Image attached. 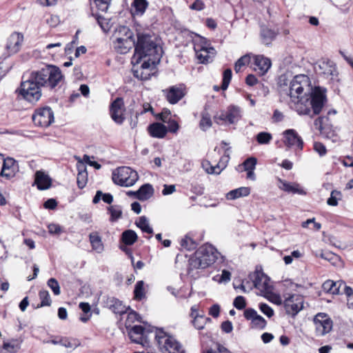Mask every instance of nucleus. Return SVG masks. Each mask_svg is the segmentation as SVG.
I'll use <instances>...</instances> for the list:
<instances>
[{"instance_id": "f257e3e1", "label": "nucleus", "mask_w": 353, "mask_h": 353, "mask_svg": "<svg viewBox=\"0 0 353 353\" xmlns=\"http://www.w3.org/2000/svg\"><path fill=\"white\" fill-rule=\"evenodd\" d=\"M289 95L300 115L313 117L319 114L326 103V90L321 87L312 88L310 78L305 74L295 76L290 81Z\"/></svg>"}, {"instance_id": "f03ea898", "label": "nucleus", "mask_w": 353, "mask_h": 353, "mask_svg": "<svg viewBox=\"0 0 353 353\" xmlns=\"http://www.w3.org/2000/svg\"><path fill=\"white\" fill-rule=\"evenodd\" d=\"M63 79L61 70L52 65H45L37 70L23 74L19 94L27 101L34 103L42 96L41 88H54Z\"/></svg>"}, {"instance_id": "7ed1b4c3", "label": "nucleus", "mask_w": 353, "mask_h": 353, "mask_svg": "<svg viewBox=\"0 0 353 353\" xmlns=\"http://www.w3.org/2000/svg\"><path fill=\"white\" fill-rule=\"evenodd\" d=\"M137 41H135L134 54L132 63H139L143 59H152L159 62L162 55V48L157 43V37L148 30L137 29Z\"/></svg>"}, {"instance_id": "20e7f679", "label": "nucleus", "mask_w": 353, "mask_h": 353, "mask_svg": "<svg viewBox=\"0 0 353 353\" xmlns=\"http://www.w3.org/2000/svg\"><path fill=\"white\" fill-rule=\"evenodd\" d=\"M219 255L220 253L212 245H203L189 259L188 274L196 279L199 276L198 270L210 267L218 259Z\"/></svg>"}, {"instance_id": "39448f33", "label": "nucleus", "mask_w": 353, "mask_h": 353, "mask_svg": "<svg viewBox=\"0 0 353 353\" xmlns=\"http://www.w3.org/2000/svg\"><path fill=\"white\" fill-rule=\"evenodd\" d=\"M154 339L161 353H185L182 343L163 328L154 329Z\"/></svg>"}, {"instance_id": "423d86ee", "label": "nucleus", "mask_w": 353, "mask_h": 353, "mask_svg": "<svg viewBox=\"0 0 353 353\" xmlns=\"http://www.w3.org/2000/svg\"><path fill=\"white\" fill-rule=\"evenodd\" d=\"M114 48L120 54L127 53L135 45L133 32L125 26H119L114 31Z\"/></svg>"}, {"instance_id": "0eeeda50", "label": "nucleus", "mask_w": 353, "mask_h": 353, "mask_svg": "<svg viewBox=\"0 0 353 353\" xmlns=\"http://www.w3.org/2000/svg\"><path fill=\"white\" fill-rule=\"evenodd\" d=\"M138 179V173L130 167H120L112 173L114 183L121 186H132L137 181Z\"/></svg>"}, {"instance_id": "6e6552de", "label": "nucleus", "mask_w": 353, "mask_h": 353, "mask_svg": "<svg viewBox=\"0 0 353 353\" xmlns=\"http://www.w3.org/2000/svg\"><path fill=\"white\" fill-rule=\"evenodd\" d=\"M200 42H194V49L196 58L201 63H208L211 62L214 57L216 50L214 48L210 47L208 41L203 37H200Z\"/></svg>"}, {"instance_id": "1a4fd4ad", "label": "nucleus", "mask_w": 353, "mask_h": 353, "mask_svg": "<svg viewBox=\"0 0 353 353\" xmlns=\"http://www.w3.org/2000/svg\"><path fill=\"white\" fill-rule=\"evenodd\" d=\"M142 61L139 63H132V72L135 77L145 81L150 79L152 71L158 62H153L152 59H143Z\"/></svg>"}, {"instance_id": "9d476101", "label": "nucleus", "mask_w": 353, "mask_h": 353, "mask_svg": "<svg viewBox=\"0 0 353 353\" xmlns=\"http://www.w3.org/2000/svg\"><path fill=\"white\" fill-rule=\"evenodd\" d=\"M254 286L258 289L264 296L272 295L273 286L270 279L262 272L256 271L252 276Z\"/></svg>"}, {"instance_id": "9b49d317", "label": "nucleus", "mask_w": 353, "mask_h": 353, "mask_svg": "<svg viewBox=\"0 0 353 353\" xmlns=\"http://www.w3.org/2000/svg\"><path fill=\"white\" fill-rule=\"evenodd\" d=\"M32 121L36 125L46 128L54 122V113L49 107L40 108L35 110Z\"/></svg>"}, {"instance_id": "f8f14e48", "label": "nucleus", "mask_w": 353, "mask_h": 353, "mask_svg": "<svg viewBox=\"0 0 353 353\" xmlns=\"http://www.w3.org/2000/svg\"><path fill=\"white\" fill-rule=\"evenodd\" d=\"M303 297L299 294L289 295L283 303L286 313L295 316L303 308Z\"/></svg>"}, {"instance_id": "ddd939ff", "label": "nucleus", "mask_w": 353, "mask_h": 353, "mask_svg": "<svg viewBox=\"0 0 353 353\" xmlns=\"http://www.w3.org/2000/svg\"><path fill=\"white\" fill-rule=\"evenodd\" d=\"M242 117V111L240 107L234 105H230L225 112H222L219 116L215 117L216 123L219 121H227L230 124L237 123Z\"/></svg>"}, {"instance_id": "4468645a", "label": "nucleus", "mask_w": 353, "mask_h": 353, "mask_svg": "<svg viewBox=\"0 0 353 353\" xmlns=\"http://www.w3.org/2000/svg\"><path fill=\"white\" fill-rule=\"evenodd\" d=\"M316 334L317 336H324L329 333L332 328V321L325 313H319L314 318Z\"/></svg>"}, {"instance_id": "2eb2a0df", "label": "nucleus", "mask_w": 353, "mask_h": 353, "mask_svg": "<svg viewBox=\"0 0 353 353\" xmlns=\"http://www.w3.org/2000/svg\"><path fill=\"white\" fill-rule=\"evenodd\" d=\"M125 106L122 98H117L110 105V114L112 119L117 124L121 125L125 121Z\"/></svg>"}, {"instance_id": "dca6fc26", "label": "nucleus", "mask_w": 353, "mask_h": 353, "mask_svg": "<svg viewBox=\"0 0 353 353\" xmlns=\"http://www.w3.org/2000/svg\"><path fill=\"white\" fill-rule=\"evenodd\" d=\"M167 101L171 104L177 103L185 95L183 85H176L163 90Z\"/></svg>"}, {"instance_id": "f3484780", "label": "nucleus", "mask_w": 353, "mask_h": 353, "mask_svg": "<svg viewBox=\"0 0 353 353\" xmlns=\"http://www.w3.org/2000/svg\"><path fill=\"white\" fill-rule=\"evenodd\" d=\"M23 41V36L19 32H14L8 39L6 50L7 54L6 57L15 54L19 51Z\"/></svg>"}, {"instance_id": "a211bd4d", "label": "nucleus", "mask_w": 353, "mask_h": 353, "mask_svg": "<svg viewBox=\"0 0 353 353\" xmlns=\"http://www.w3.org/2000/svg\"><path fill=\"white\" fill-rule=\"evenodd\" d=\"M19 170L17 161L11 157H7L3 159L1 166V177L9 180L13 178Z\"/></svg>"}, {"instance_id": "6ab92c4d", "label": "nucleus", "mask_w": 353, "mask_h": 353, "mask_svg": "<svg viewBox=\"0 0 353 353\" xmlns=\"http://www.w3.org/2000/svg\"><path fill=\"white\" fill-rule=\"evenodd\" d=\"M245 318L251 321V326L252 328L264 329L267 325L265 319L261 315L258 314L257 312L252 308H248L244 311Z\"/></svg>"}, {"instance_id": "aec40b11", "label": "nucleus", "mask_w": 353, "mask_h": 353, "mask_svg": "<svg viewBox=\"0 0 353 353\" xmlns=\"http://www.w3.org/2000/svg\"><path fill=\"white\" fill-rule=\"evenodd\" d=\"M316 71L326 78L332 77L336 74V66L333 61L329 59L321 60L315 67Z\"/></svg>"}, {"instance_id": "412c9836", "label": "nucleus", "mask_w": 353, "mask_h": 353, "mask_svg": "<svg viewBox=\"0 0 353 353\" xmlns=\"http://www.w3.org/2000/svg\"><path fill=\"white\" fill-rule=\"evenodd\" d=\"M284 143L288 147H295L302 150L303 142L296 131L293 129L286 130L283 132Z\"/></svg>"}, {"instance_id": "4be33fe9", "label": "nucleus", "mask_w": 353, "mask_h": 353, "mask_svg": "<svg viewBox=\"0 0 353 353\" xmlns=\"http://www.w3.org/2000/svg\"><path fill=\"white\" fill-rule=\"evenodd\" d=\"M254 70L261 75L265 74L271 67V61L263 55L254 57Z\"/></svg>"}, {"instance_id": "5701e85b", "label": "nucleus", "mask_w": 353, "mask_h": 353, "mask_svg": "<svg viewBox=\"0 0 353 353\" xmlns=\"http://www.w3.org/2000/svg\"><path fill=\"white\" fill-rule=\"evenodd\" d=\"M278 188L288 193L298 194H305V192L300 187L298 183H289L280 178H277Z\"/></svg>"}, {"instance_id": "b1692460", "label": "nucleus", "mask_w": 353, "mask_h": 353, "mask_svg": "<svg viewBox=\"0 0 353 353\" xmlns=\"http://www.w3.org/2000/svg\"><path fill=\"white\" fill-rule=\"evenodd\" d=\"M34 183L39 190H43L51 186L52 181L48 174L41 171H37L35 174Z\"/></svg>"}, {"instance_id": "393cba45", "label": "nucleus", "mask_w": 353, "mask_h": 353, "mask_svg": "<svg viewBox=\"0 0 353 353\" xmlns=\"http://www.w3.org/2000/svg\"><path fill=\"white\" fill-rule=\"evenodd\" d=\"M150 136L154 138L162 139L168 132L167 127L160 123H154L148 127Z\"/></svg>"}, {"instance_id": "a878e982", "label": "nucleus", "mask_w": 353, "mask_h": 353, "mask_svg": "<svg viewBox=\"0 0 353 353\" xmlns=\"http://www.w3.org/2000/svg\"><path fill=\"white\" fill-rule=\"evenodd\" d=\"M136 197L141 201H145L150 199L154 194V189L152 185L145 183L140 187V188L134 192Z\"/></svg>"}, {"instance_id": "bb28decb", "label": "nucleus", "mask_w": 353, "mask_h": 353, "mask_svg": "<svg viewBox=\"0 0 353 353\" xmlns=\"http://www.w3.org/2000/svg\"><path fill=\"white\" fill-rule=\"evenodd\" d=\"M21 344V341L19 339H10L3 341L1 352L3 351V353H16L20 349Z\"/></svg>"}, {"instance_id": "cd10ccee", "label": "nucleus", "mask_w": 353, "mask_h": 353, "mask_svg": "<svg viewBox=\"0 0 353 353\" xmlns=\"http://www.w3.org/2000/svg\"><path fill=\"white\" fill-rule=\"evenodd\" d=\"M146 0H134L131 4V12L134 16H142L148 8Z\"/></svg>"}, {"instance_id": "c85d7f7f", "label": "nucleus", "mask_w": 353, "mask_h": 353, "mask_svg": "<svg viewBox=\"0 0 353 353\" xmlns=\"http://www.w3.org/2000/svg\"><path fill=\"white\" fill-rule=\"evenodd\" d=\"M343 285V282L342 281L334 282L332 280H327L323 283L322 288L327 292L339 294L341 293V288Z\"/></svg>"}, {"instance_id": "c756f323", "label": "nucleus", "mask_w": 353, "mask_h": 353, "mask_svg": "<svg viewBox=\"0 0 353 353\" xmlns=\"http://www.w3.org/2000/svg\"><path fill=\"white\" fill-rule=\"evenodd\" d=\"M89 239L92 248L97 253H101L104 250V246L101 236L97 232H92L89 235Z\"/></svg>"}, {"instance_id": "7c9ffc66", "label": "nucleus", "mask_w": 353, "mask_h": 353, "mask_svg": "<svg viewBox=\"0 0 353 353\" xmlns=\"http://www.w3.org/2000/svg\"><path fill=\"white\" fill-rule=\"evenodd\" d=\"M250 193V189L248 187H241L232 190L226 194L228 200H234L240 197L246 196Z\"/></svg>"}, {"instance_id": "2f4dec72", "label": "nucleus", "mask_w": 353, "mask_h": 353, "mask_svg": "<svg viewBox=\"0 0 353 353\" xmlns=\"http://www.w3.org/2000/svg\"><path fill=\"white\" fill-rule=\"evenodd\" d=\"M108 303L110 308L116 314H125L128 308L124 305L121 301L114 297L108 299Z\"/></svg>"}, {"instance_id": "473e14b6", "label": "nucleus", "mask_w": 353, "mask_h": 353, "mask_svg": "<svg viewBox=\"0 0 353 353\" xmlns=\"http://www.w3.org/2000/svg\"><path fill=\"white\" fill-rule=\"evenodd\" d=\"M276 32L268 28H262L261 31V36L262 41L265 45H269L275 38Z\"/></svg>"}, {"instance_id": "72a5a7b5", "label": "nucleus", "mask_w": 353, "mask_h": 353, "mask_svg": "<svg viewBox=\"0 0 353 353\" xmlns=\"http://www.w3.org/2000/svg\"><path fill=\"white\" fill-rule=\"evenodd\" d=\"M135 224L142 230V232L148 234L153 233V229L150 227L149 220L146 216H140L136 221Z\"/></svg>"}, {"instance_id": "f704fd0d", "label": "nucleus", "mask_w": 353, "mask_h": 353, "mask_svg": "<svg viewBox=\"0 0 353 353\" xmlns=\"http://www.w3.org/2000/svg\"><path fill=\"white\" fill-rule=\"evenodd\" d=\"M320 256L322 259L329 261L334 266H337L341 263L340 256L332 252L323 251Z\"/></svg>"}, {"instance_id": "c9c22d12", "label": "nucleus", "mask_w": 353, "mask_h": 353, "mask_svg": "<svg viewBox=\"0 0 353 353\" xmlns=\"http://www.w3.org/2000/svg\"><path fill=\"white\" fill-rule=\"evenodd\" d=\"M137 240V234L132 230H128L122 233V241L124 244L130 245Z\"/></svg>"}, {"instance_id": "e433bc0d", "label": "nucleus", "mask_w": 353, "mask_h": 353, "mask_svg": "<svg viewBox=\"0 0 353 353\" xmlns=\"http://www.w3.org/2000/svg\"><path fill=\"white\" fill-rule=\"evenodd\" d=\"M148 111L152 112V106L148 103H143L142 108L140 110L136 111L135 119H133L132 118H131V121H130L131 128H134L137 126V119H138L139 116L142 115V114L148 112Z\"/></svg>"}, {"instance_id": "4c0bfd02", "label": "nucleus", "mask_w": 353, "mask_h": 353, "mask_svg": "<svg viewBox=\"0 0 353 353\" xmlns=\"http://www.w3.org/2000/svg\"><path fill=\"white\" fill-rule=\"evenodd\" d=\"M180 245L183 249L189 251L194 250L197 246L196 241H194L188 234L181 239Z\"/></svg>"}, {"instance_id": "58836bf2", "label": "nucleus", "mask_w": 353, "mask_h": 353, "mask_svg": "<svg viewBox=\"0 0 353 353\" xmlns=\"http://www.w3.org/2000/svg\"><path fill=\"white\" fill-rule=\"evenodd\" d=\"M251 61V57L249 54L242 56L239 58L234 64V70L236 73L239 72L242 68L248 65Z\"/></svg>"}, {"instance_id": "ea45409f", "label": "nucleus", "mask_w": 353, "mask_h": 353, "mask_svg": "<svg viewBox=\"0 0 353 353\" xmlns=\"http://www.w3.org/2000/svg\"><path fill=\"white\" fill-rule=\"evenodd\" d=\"M134 294L136 300H141L145 297L144 282L143 281H139L135 284Z\"/></svg>"}, {"instance_id": "a19ab883", "label": "nucleus", "mask_w": 353, "mask_h": 353, "mask_svg": "<svg viewBox=\"0 0 353 353\" xmlns=\"http://www.w3.org/2000/svg\"><path fill=\"white\" fill-rule=\"evenodd\" d=\"M342 199V194L340 191L332 190L330 198L327 200V204L330 206H336L339 201Z\"/></svg>"}, {"instance_id": "79ce46f5", "label": "nucleus", "mask_w": 353, "mask_h": 353, "mask_svg": "<svg viewBox=\"0 0 353 353\" xmlns=\"http://www.w3.org/2000/svg\"><path fill=\"white\" fill-rule=\"evenodd\" d=\"M110 214V221L114 222L118 220L122 215V210L119 205H112L108 208Z\"/></svg>"}, {"instance_id": "37998d69", "label": "nucleus", "mask_w": 353, "mask_h": 353, "mask_svg": "<svg viewBox=\"0 0 353 353\" xmlns=\"http://www.w3.org/2000/svg\"><path fill=\"white\" fill-rule=\"evenodd\" d=\"M93 15L95 17L96 20L97 21V23L99 25V26L101 27V28L102 29V30L105 32H108L111 27L110 24V19H105L99 14H93Z\"/></svg>"}, {"instance_id": "c03bdc74", "label": "nucleus", "mask_w": 353, "mask_h": 353, "mask_svg": "<svg viewBox=\"0 0 353 353\" xmlns=\"http://www.w3.org/2000/svg\"><path fill=\"white\" fill-rule=\"evenodd\" d=\"M39 296L41 299V307L50 306L51 305L52 301L48 291L41 290L39 291Z\"/></svg>"}, {"instance_id": "a18cd8bd", "label": "nucleus", "mask_w": 353, "mask_h": 353, "mask_svg": "<svg viewBox=\"0 0 353 353\" xmlns=\"http://www.w3.org/2000/svg\"><path fill=\"white\" fill-rule=\"evenodd\" d=\"M212 123L210 115L208 113L202 114V117L199 123L201 129L205 131L212 126Z\"/></svg>"}, {"instance_id": "49530a36", "label": "nucleus", "mask_w": 353, "mask_h": 353, "mask_svg": "<svg viewBox=\"0 0 353 353\" xmlns=\"http://www.w3.org/2000/svg\"><path fill=\"white\" fill-rule=\"evenodd\" d=\"M208 318H205L202 315H199V314H196L194 319L192 321L194 326L198 329L201 330L204 327L205 320H209Z\"/></svg>"}, {"instance_id": "de8ad7c7", "label": "nucleus", "mask_w": 353, "mask_h": 353, "mask_svg": "<svg viewBox=\"0 0 353 353\" xmlns=\"http://www.w3.org/2000/svg\"><path fill=\"white\" fill-rule=\"evenodd\" d=\"M48 286L52 290L53 294L58 296L61 293V289L58 281L54 279H50L47 282Z\"/></svg>"}, {"instance_id": "09e8293b", "label": "nucleus", "mask_w": 353, "mask_h": 353, "mask_svg": "<svg viewBox=\"0 0 353 353\" xmlns=\"http://www.w3.org/2000/svg\"><path fill=\"white\" fill-rule=\"evenodd\" d=\"M272 135L268 132H262L257 134L256 141L260 144H267L272 139Z\"/></svg>"}, {"instance_id": "8fccbe9b", "label": "nucleus", "mask_w": 353, "mask_h": 353, "mask_svg": "<svg viewBox=\"0 0 353 353\" xmlns=\"http://www.w3.org/2000/svg\"><path fill=\"white\" fill-rule=\"evenodd\" d=\"M256 162V159L254 157H250L247 159L243 163L244 170L245 171L254 170Z\"/></svg>"}, {"instance_id": "3c124183", "label": "nucleus", "mask_w": 353, "mask_h": 353, "mask_svg": "<svg viewBox=\"0 0 353 353\" xmlns=\"http://www.w3.org/2000/svg\"><path fill=\"white\" fill-rule=\"evenodd\" d=\"M111 0H94V3L99 10L106 12L109 8Z\"/></svg>"}, {"instance_id": "603ef678", "label": "nucleus", "mask_w": 353, "mask_h": 353, "mask_svg": "<svg viewBox=\"0 0 353 353\" xmlns=\"http://www.w3.org/2000/svg\"><path fill=\"white\" fill-rule=\"evenodd\" d=\"M87 172H82L81 173H78L77 175V185L78 187L81 189L83 188L87 183Z\"/></svg>"}, {"instance_id": "864d4df0", "label": "nucleus", "mask_w": 353, "mask_h": 353, "mask_svg": "<svg viewBox=\"0 0 353 353\" xmlns=\"http://www.w3.org/2000/svg\"><path fill=\"white\" fill-rule=\"evenodd\" d=\"M259 307L260 310L269 318L272 317L274 314L273 309L266 303H260Z\"/></svg>"}, {"instance_id": "5fc2aeb1", "label": "nucleus", "mask_w": 353, "mask_h": 353, "mask_svg": "<svg viewBox=\"0 0 353 353\" xmlns=\"http://www.w3.org/2000/svg\"><path fill=\"white\" fill-rule=\"evenodd\" d=\"M233 305L237 310L244 309L246 306L245 298L242 296H236L234 300Z\"/></svg>"}, {"instance_id": "6e6d98bb", "label": "nucleus", "mask_w": 353, "mask_h": 353, "mask_svg": "<svg viewBox=\"0 0 353 353\" xmlns=\"http://www.w3.org/2000/svg\"><path fill=\"white\" fill-rule=\"evenodd\" d=\"M314 150L320 155V157H323L327 153L325 146L320 142H315L314 143Z\"/></svg>"}, {"instance_id": "4d7b16f0", "label": "nucleus", "mask_w": 353, "mask_h": 353, "mask_svg": "<svg viewBox=\"0 0 353 353\" xmlns=\"http://www.w3.org/2000/svg\"><path fill=\"white\" fill-rule=\"evenodd\" d=\"M130 330L131 331V334H138L139 336L141 335L143 337H147V332L145 329L141 325H134Z\"/></svg>"}, {"instance_id": "13d9d810", "label": "nucleus", "mask_w": 353, "mask_h": 353, "mask_svg": "<svg viewBox=\"0 0 353 353\" xmlns=\"http://www.w3.org/2000/svg\"><path fill=\"white\" fill-rule=\"evenodd\" d=\"M167 123L168 124L167 128L168 131L172 133L177 132L179 128V125L175 120L168 119V121Z\"/></svg>"}, {"instance_id": "bf43d9fd", "label": "nucleus", "mask_w": 353, "mask_h": 353, "mask_svg": "<svg viewBox=\"0 0 353 353\" xmlns=\"http://www.w3.org/2000/svg\"><path fill=\"white\" fill-rule=\"evenodd\" d=\"M60 345L65 347L73 348L74 349L79 345V343L75 341H70L69 339H65L60 340Z\"/></svg>"}, {"instance_id": "052dcab7", "label": "nucleus", "mask_w": 353, "mask_h": 353, "mask_svg": "<svg viewBox=\"0 0 353 353\" xmlns=\"http://www.w3.org/2000/svg\"><path fill=\"white\" fill-rule=\"evenodd\" d=\"M82 160L84 162V163L88 164L97 170L101 168V165L99 163H97V161H91L90 156L87 154L83 155Z\"/></svg>"}, {"instance_id": "680f3d73", "label": "nucleus", "mask_w": 353, "mask_h": 353, "mask_svg": "<svg viewBox=\"0 0 353 353\" xmlns=\"http://www.w3.org/2000/svg\"><path fill=\"white\" fill-rule=\"evenodd\" d=\"M128 335H129L130 339L132 340V341H133L136 343H139V344H143V341L146 339L145 337H143L141 335L139 336L138 334H131L130 330H129V332H128Z\"/></svg>"}, {"instance_id": "e2e57ef3", "label": "nucleus", "mask_w": 353, "mask_h": 353, "mask_svg": "<svg viewBox=\"0 0 353 353\" xmlns=\"http://www.w3.org/2000/svg\"><path fill=\"white\" fill-rule=\"evenodd\" d=\"M324 117H319L314 121V125L316 130L322 131L323 130L326 129L324 125Z\"/></svg>"}, {"instance_id": "0e129e2a", "label": "nucleus", "mask_w": 353, "mask_h": 353, "mask_svg": "<svg viewBox=\"0 0 353 353\" xmlns=\"http://www.w3.org/2000/svg\"><path fill=\"white\" fill-rule=\"evenodd\" d=\"M176 191V186L174 185H163L162 194L163 195H169L174 193Z\"/></svg>"}, {"instance_id": "69168bd1", "label": "nucleus", "mask_w": 353, "mask_h": 353, "mask_svg": "<svg viewBox=\"0 0 353 353\" xmlns=\"http://www.w3.org/2000/svg\"><path fill=\"white\" fill-rule=\"evenodd\" d=\"M205 7L204 3L201 0H195V1L190 6L192 10H202Z\"/></svg>"}, {"instance_id": "338daca9", "label": "nucleus", "mask_w": 353, "mask_h": 353, "mask_svg": "<svg viewBox=\"0 0 353 353\" xmlns=\"http://www.w3.org/2000/svg\"><path fill=\"white\" fill-rule=\"evenodd\" d=\"M48 231L50 234H58L62 232V229L59 225L52 223L48 225Z\"/></svg>"}, {"instance_id": "774afa93", "label": "nucleus", "mask_w": 353, "mask_h": 353, "mask_svg": "<svg viewBox=\"0 0 353 353\" xmlns=\"http://www.w3.org/2000/svg\"><path fill=\"white\" fill-rule=\"evenodd\" d=\"M220 313V307L217 304L213 305L209 310V314L214 318H216L219 316Z\"/></svg>"}]
</instances>
